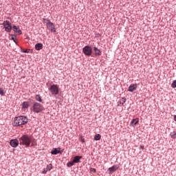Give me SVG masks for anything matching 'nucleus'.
Segmentation results:
<instances>
[{
	"label": "nucleus",
	"instance_id": "1a4fd4ad",
	"mask_svg": "<svg viewBox=\"0 0 176 176\" xmlns=\"http://www.w3.org/2000/svg\"><path fill=\"white\" fill-rule=\"evenodd\" d=\"M28 107H30V103L28 102H23L22 104V111L23 112H27Z\"/></svg>",
	"mask_w": 176,
	"mask_h": 176
},
{
	"label": "nucleus",
	"instance_id": "0eeeda50",
	"mask_svg": "<svg viewBox=\"0 0 176 176\" xmlns=\"http://www.w3.org/2000/svg\"><path fill=\"white\" fill-rule=\"evenodd\" d=\"M82 52L85 54V56H91V54L93 53V50L90 46H85L82 49Z\"/></svg>",
	"mask_w": 176,
	"mask_h": 176
},
{
	"label": "nucleus",
	"instance_id": "7c9ffc66",
	"mask_svg": "<svg viewBox=\"0 0 176 176\" xmlns=\"http://www.w3.org/2000/svg\"><path fill=\"white\" fill-rule=\"evenodd\" d=\"M140 149H143L144 150V145H140Z\"/></svg>",
	"mask_w": 176,
	"mask_h": 176
},
{
	"label": "nucleus",
	"instance_id": "5701e85b",
	"mask_svg": "<svg viewBox=\"0 0 176 176\" xmlns=\"http://www.w3.org/2000/svg\"><path fill=\"white\" fill-rule=\"evenodd\" d=\"M171 87L173 88V89H175L176 87V80H174L173 82V83L171 84Z\"/></svg>",
	"mask_w": 176,
	"mask_h": 176
},
{
	"label": "nucleus",
	"instance_id": "2eb2a0df",
	"mask_svg": "<svg viewBox=\"0 0 176 176\" xmlns=\"http://www.w3.org/2000/svg\"><path fill=\"white\" fill-rule=\"evenodd\" d=\"M81 158L82 156H75L73 160L74 163H79L80 162Z\"/></svg>",
	"mask_w": 176,
	"mask_h": 176
},
{
	"label": "nucleus",
	"instance_id": "4468645a",
	"mask_svg": "<svg viewBox=\"0 0 176 176\" xmlns=\"http://www.w3.org/2000/svg\"><path fill=\"white\" fill-rule=\"evenodd\" d=\"M138 122H140L139 118L133 119L132 121L131 122V124L134 127V126H135L137 123H138Z\"/></svg>",
	"mask_w": 176,
	"mask_h": 176
},
{
	"label": "nucleus",
	"instance_id": "c85d7f7f",
	"mask_svg": "<svg viewBox=\"0 0 176 176\" xmlns=\"http://www.w3.org/2000/svg\"><path fill=\"white\" fill-rule=\"evenodd\" d=\"M91 171H92V173H96V168H91Z\"/></svg>",
	"mask_w": 176,
	"mask_h": 176
},
{
	"label": "nucleus",
	"instance_id": "2f4dec72",
	"mask_svg": "<svg viewBox=\"0 0 176 176\" xmlns=\"http://www.w3.org/2000/svg\"><path fill=\"white\" fill-rule=\"evenodd\" d=\"M81 142H85V138H81Z\"/></svg>",
	"mask_w": 176,
	"mask_h": 176
},
{
	"label": "nucleus",
	"instance_id": "20e7f679",
	"mask_svg": "<svg viewBox=\"0 0 176 176\" xmlns=\"http://www.w3.org/2000/svg\"><path fill=\"white\" fill-rule=\"evenodd\" d=\"M32 109L33 112H36V113H39V112H42L43 111V105L41 104L38 102H34L32 105Z\"/></svg>",
	"mask_w": 176,
	"mask_h": 176
},
{
	"label": "nucleus",
	"instance_id": "f03ea898",
	"mask_svg": "<svg viewBox=\"0 0 176 176\" xmlns=\"http://www.w3.org/2000/svg\"><path fill=\"white\" fill-rule=\"evenodd\" d=\"M32 141V138L28 135H23L19 138L20 145H25V146H30V145H31Z\"/></svg>",
	"mask_w": 176,
	"mask_h": 176
},
{
	"label": "nucleus",
	"instance_id": "bb28decb",
	"mask_svg": "<svg viewBox=\"0 0 176 176\" xmlns=\"http://www.w3.org/2000/svg\"><path fill=\"white\" fill-rule=\"evenodd\" d=\"M12 40L14 41V42L15 43H17V41H16L17 39L14 38V37L12 36Z\"/></svg>",
	"mask_w": 176,
	"mask_h": 176
},
{
	"label": "nucleus",
	"instance_id": "aec40b11",
	"mask_svg": "<svg viewBox=\"0 0 176 176\" xmlns=\"http://www.w3.org/2000/svg\"><path fill=\"white\" fill-rule=\"evenodd\" d=\"M170 135L171 138L175 139L176 138V131H174L173 132H171Z\"/></svg>",
	"mask_w": 176,
	"mask_h": 176
},
{
	"label": "nucleus",
	"instance_id": "393cba45",
	"mask_svg": "<svg viewBox=\"0 0 176 176\" xmlns=\"http://www.w3.org/2000/svg\"><path fill=\"white\" fill-rule=\"evenodd\" d=\"M5 93L3 92V89L0 88V96H3Z\"/></svg>",
	"mask_w": 176,
	"mask_h": 176
},
{
	"label": "nucleus",
	"instance_id": "f3484780",
	"mask_svg": "<svg viewBox=\"0 0 176 176\" xmlns=\"http://www.w3.org/2000/svg\"><path fill=\"white\" fill-rule=\"evenodd\" d=\"M126 102V98H122L118 102V105H124Z\"/></svg>",
	"mask_w": 176,
	"mask_h": 176
},
{
	"label": "nucleus",
	"instance_id": "f257e3e1",
	"mask_svg": "<svg viewBox=\"0 0 176 176\" xmlns=\"http://www.w3.org/2000/svg\"><path fill=\"white\" fill-rule=\"evenodd\" d=\"M28 123V118L25 116L16 117L14 121V126H19Z\"/></svg>",
	"mask_w": 176,
	"mask_h": 176
},
{
	"label": "nucleus",
	"instance_id": "423d86ee",
	"mask_svg": "<svg viewBox=\"0 0 176 176\" xmlns=\"http://www.w3.org/2000/svg\"><path fill=\"white\" fill-rule=\"evenodd\" d=\"M3 25L6 32H10L12 31V23L9 21H5L3 23Z\"/></svg>",
	"mask_w": 176,
	"mask_h": 176
},
{
	"label": "nucleus",
	"instance_id": "a211bd4d",
	"mask_svg": "<svg viewBox=\"0 0 176 176\" xmlns=\"http://www.w3.org/2000/svg\"><path fill=\"white\" fill-rule=\"evenodd\" d=\"M35 100H37L38 102H42L43 101L42 97L41 96V95H36Z\"/></svg>",
	"mask_w": 176,
	"mask_h": 176
},
{
	"label": "nucleus",
	"instance_id": "7ed1b4c3",
	"mask_svg": "<svg viewBox=\"0 0 176 176\" xmlns=\"http://www.w3.org/2000/svg\"><path fill=\"white\" fill-rule=\"evenodd\" d=\"M43 23L44 24H46L47 30H50L51 32H56V25H54V23H52L50 20L43 19Z\"/></svg>",
	"mask_w": 176,
	"mask_h": 176
},
{
	"label": "nucleus",
	"instance_id": "39448f33",
	"mask_svg": "<svg viewBox=\"0 0 176 176\" xmlns=\"http://www.w3.org/2000/svg\"><path fill=\"white\" fill-rule=\"evenodd\" d=\"M50 91L52 96H57L58 94V85H53L50 87Z\"/></svg>",
	"mask_w": 176,
	"mask_h": 176
},
{
	"label": "nucleus",
	"instance_id": "b1692460",
	"mask_svg": "<svg viewBox=\"0 0 176 176\" xmlns=\"http://www.w3.org/2000/svg\"><path fill=\"white\" fill-rule=\"evenodd\" d=\"M12 28H13V31H14V32H17V31H18V30H19V28H17V26L14 25V26L12 27Z\"/></svg>",
	"mask_w": 176,
	"mask_h": 176
},
{
	"label": "nucleus",
	"instance_id": "412c9836",
	"mask_svg": "<svg viewBox=\"0 0 176 176\" xmlns=\"http://www.w3.org/2000/svg\"><path fill=\"white\" fill-rule=\"evenodd\" d=\"M53 168V165L52 164H50L49 165L47 166V170L50 171Z\"/></svg>",
	"mask_w": 176,
	"mask_h": 176
},
{
	"label": "nucleus",
	"instance_id": "9b49d317",
	"mask_svg": "<svg viewBox=\"0 0 176 176\" xmlns=\"http://www.w3.org/2000/svg\"><path fill=\"white\" fill-rule=\"evenodd\" d=\"M119 169V166L118 165H113L112 167L109 168V171L111 173H114L116 170Z\"/></svg>",
	"mask_w": 176,
	"mask_h": 176
},
{
	"label": "nucleus",
	"instance_id": "ddd939ff",
	"mask_svg": "<svg viewBox=\"0 0 176 176\" xmlns=\"http://www.w3.org/2000/svg\"><path fill=\"white\" fill-rule=\"evenodd\" d=\"M36 50H42L43 49V44L42 43H37L35 45Z\"/></svg>",
	"mask_w": 176,
	"mask_h": 176
},
{
	"label": "nucleus",
	"instance_id": "cd10ccee",
	"mask_svg": "<svg viewBox=\"0 0 176 176\" xmlns=\"http://www.w3.org/2000/svg\"><path fill=\"white\" fill-rule=\"evenodd\" d=\"M30 50H23V53H30Z\"/></svg>",
	"mask_w": 176,
	"mask_h": 176
},
{
	"label": "nucleus",
	"instance_id": "dca6fc26",
	"mask_svg": "<svg viewBox=\"0 0 176 176\" xmlns=\"http://www.w3.org/2000/svg\"><path fill=\"white\" fill-rule=\"evenodd\" d=\"M52 155H57L60 153V148H54L51 151Z\"/></svg>",
	"mask_w": 176,
	"mask_h": 176
},
{
	"label": "nucleus",
	"instance_id": "c756f323",
	"mask_svg": "<svg viewBox=\"0 0 176 176\" xmlns=\"http://www.w3.org/2000/svg\"><path fill=\"white\" fill-rule=\"evenodd\" d=\"M46 173H47V170H45V169H43L42 174H46Z\"/></svg>",
	"mask_w": 176,
	"mask_h": 176
},
{
	"label": "nucleus",
	"instance_id": "9d476101",
	"mask_svg": "<svg viewBox=\"0 0 176 176\" xmlns=\"http://www.w3.org/2000/svg\"><path fill=\"white\" fill-rule=\"evenodd\" d=\"M136 89H137V84H133L129 86L128 91L133 93V91H134V90H136Z\"/></svg>",
	"mask_w": 176,
	"mask_h": 176
},
{
	"label": "nucleus",
	"instance_id": "a878e982",
	"mask_svg": "<svg viewBox=\"0 0 176 176\" xmlns=\"http://www.w3.org/2000/svg\"><path fill=\"white\" fill-rule=\"evenodd\" d=\"M16 32V34H19V35H21V34H22L21 30H17Z\"/></svg>",
	"mask_w": 176,
	"mask_h": 176
},
{
	"label": "nucleus",
	"instance_id": "f8f14e48",
	"mask_svg": "<svg viewBox=\"0 0 176 176\" xmlns=\"http://www.w3.org/2000/svg\"><path fill=\"white\" fill-rule=\"evenodd\" d=\"M94 52L95 53V56H101V50H98L96 47H94Z\"/></svg>",
	"mask_w": 176,
	"mask_h": 176
},
{
	"label": "nucleus",
	"instance_id": "6e6552de",
	"mask_svg": "<svg viewBox=\"0 0 176 176\" xmlns=\"http://www.w3.org/2000/svg\"><path fill=\"white\" fill-rule=\"evenodd\" d=\"M10 145L12 148H17V146H19V140L17 139L11 140L10 142Z\"/></svg>",
	"mask_w": 176,
	"mask_h": 176
},
{
	"label": "nucleus",
	"instance_id": "6ab92c4d",
	"mask_svg": "<svg viewBox=\"0 0 176 176\" xmlns=\"http://www.w3.org/2000/svg\"><path fill=\"white\" fill-rule=\"evenodd\" d=\"M95 141H100L101 140V135L100 134H96L94 137Z\"/></svg>",
	"mask_w": 176,
	"mask_h": 176
},
{
	"label": "nucleus",
	"instance_id": "4be33fe9",
	"mask_svg": "<svg viewBox=\"0 0 176 176\" xmlns=\"http://www.w3.org/2000/svg\"><path fill=\"white\" fill-rule=\"evenodd\" d=\"M74 164H75V162H70L69 163L67 164V167H72V166H74Z\"/></svg>",
	"mask_w": 176,
	"mask_h": 176
}]
</instances>
